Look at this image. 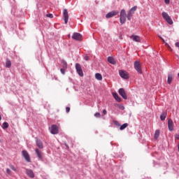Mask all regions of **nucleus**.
I'll use <instances>...</instances> for the list:
<instances>
[{"mask_svg":"<svg viewBox=\"0 0 179 179\" xmlns=\"http://www.w3.org/2000/svg\"><path fill=\"white\" fill-rule=\"evenodd\" d=\"M178 152H179V144L178 145Z\"/></svg>","mask_w":179,"mask_h":179,"instance_id":"c03bdc74","label":"nucleus"},{"mask_svg":"<svg viewBox=\"0 0 179 179\" xmlns=\"http://www.w3.org/2000/svg\"><path fill=\"white\" fill-rule=\"evenodd\" d=\"M8 128H9V123L4 122L3 123V129H8Z\"/></svg>","mask_w":179,"mask_h":179,"instance_id":"5701e85b","label":"nucleus"},{"mask_svg":"<svg viewBox=\"0 0 179 179\" xmlns=\"http://www.w3.org/2000/svg\"><path fill=\"white\" fill-rule=\"evenodd\" d=\"M102 118L104 120V117L102 116Z\"/></svg>","mask_w":179,"mask_h":179,"instance_id":"09e8293b","label":"nucleus"},{"mask_svg":"<svg viewBox=\"0 0 179 179\" xmlns=\"http://www.w3.org/2000/svg\"><path fill=\"white\" fill-rule=\"evenodd\" d=\"M35 139H36V146H38L39 149H43L44 146L43 145V142L41 141V140L38 139V138L37 137H36Z\"/></svg>","mask_w":179,"mask_h":179,"instance_id":"4468645a","label":"nucleus"},{"mask_svg":"<svg viewBox=\"0 0 179 179\" xmlns=\"http://www.w3.org/2000/svg\"><path fill=\"white\" fill-rule=\"evenodd\" d=\"M134 69L138 73H142V66L139 61L134 62Z\"/></svg>","mask_w":179,"mask_h":179,"instance_id":"39448f33","label":"nucleus"},{"mask_svg":"<svg viewBox=\"0 0 179 179\" xmlns=\"http://www.w3.org/2000/svg\"><path fill=\"white\" fill-rule=\"evenodd\" d=\"M120 12L118 10H113L108 14H106V19H110V17H113V16H117Z\"/></svg>","mask_w":179,"mask_h":179,"instance_id":"6e6552de","label":"nucleus"},{"mask_svg":"<svg viewBox=\"0 0 179 179\" xmlns=\"http://www.w3.org/2000/svg\"><path fill=\"white\" fill-rule=\"evenodd\" d=\"M64 145L66 146V149H69V145L66 143H64Z\"/></svg>","mask_w":179,"mask_h":179,"instance_id":"58836bf2","label":"nucleus"},{"mask_svg":"<svg viewBox=\"0 0 179 179\" xmlns=\"http://www.w3.org/2000/svg\"><path fill=\"white\" fill-rule=\"evenodd\" d=\"M130 38H131L133 41H136V43H141V38L138 36L132 35L130 36Z\"/></svg>","mask_w":179,"mask_h":179,"instance_id":"dca6fc26","label":"nucleus"},{"mask_svg":"<svg viewBox=\"0 0 179 179\" xmlns=\"http://www.w3.org/2000/svg\"><path fill=\"white\" fill-rule=\"evenodd\" d=\"M159 38H161V40H162L163 41H164V39H163V38L159 37Z\"/></svg>","mask_w":179,"mask_h":179,"instance_id":"a19ab883","label":"nucleus"},{"mask_svg":"<svg viewBox=\"0 0 179 179\" xmlns=\"http://www.w3.org/2000/svg\"><path fill=\"white\" fill-rule=\"evenodd\" d=\"M176 139H178L179 141V134H176L175 136Z\"/></svg>","mask_w":179,"mask_h":179,"instance_id":"ea45409f","label":"nucleus"},{"mask_svg":"<svg viewBox=\"0 0 179 179\" xmlns=\"http://www.w3.org/2000/svg\"><path fill=\"white\" fill-rule=\"evenodd\" d=\"M127 20H131V17H132V13H128L127 15Z\"/></svg>","mask_w":179,"mask_h":179,"instance_id":"bb28decb","label":"nucleus"},{"mask_svg":"<svg viewBox=\"0 0 179 179\" xmlns=\"http://www.w3.org/2000/svg\"><path fill=\"white\" fill-rule=\"evenodd\" d=\"M45 179H47V178H45Z\"/></svg>","mask_w":179,"mask_h":179,"instance_id":"8fccbe9b","label":"nucleus"},{"mask_svg":"<svg viewBox=\"0 0 179 179\" xmlns=\"http://www.w3.org/2000/svg\"><path fill=\"white\" fill-rule=\"evenodd\" d=\"M118 108H120V110H125V107H124V106L119 104L118 105Z\"/></svg>","mask_w":179,"mask_h":179,"instance_id":"7c9ffc66","label":"nucleus"},{"mask_svg":"<svg viewBox=\"0 0 179 179\" xmlns=\"http://www.w3.org/2000/svg\"><path fill=\"white\" fill-rule=\"evenodd\" d=\"M113 96L114 99L116 100V101H118L119 103H121L122 99L120 97V96H118V94H117V92H113Z\"/></svg>","mask_w":179,"mask_h":179,"instance_id":"f3484780","label":"nucleus"},{"mask_svg":"<svg viewBox=\"0 0 179 179\" xmlns=\"http://www.w3.org/2000/svg\"><path fill=\"white\" fill-rule=\"evenodd\" d=\"M103 114H104V115H106V114H107V113H104Z\"/></svg>","mask_w":179,"mask_h":179,"instance_id":"a18cd8bd","label":"nucleus"},{"mask_svg":"<svg viewBox=\"0 0 179 179\" xmlns=\"http://www.w3.org/2000/svg\"><path fill=\"white\" fill-rule=\"evenodd\" d=\"M108 62L110 64H112V65H115V64H116L115 59H114L113 57H108Z\"/></svg>","mask_w":179,"mask_h":179,"instance_id":"a211bd4d","label":"nucleus"},{"mask_svg":"<svg viewBox=\"0 0 179 179\" xmlns=\"http://www.w3.org/2000/svg\"><path fill=\"white\" fill-rule=\"evenodd\" d=\"M6 68H10V66H12V63L10 62V60L6 61Z\"/></svg>","mask_w":179,"mask_h":179,"instance_id":"393cba45","label":"nucleus"},{"mask_svg":"<svg viewBox=\"0 0 179 179\" xmlns=\"http://www.w3.org/2000/svg\"><path fill=\"white\" fill-rule=\"evenodd\" d=\"M127 127H128V123H124L122 126H120V131H124V129H125V128H127Z\"/></svg>","mask_w":179,"mask_h":179,"instance_id":"b1692460","label":"nucleus"},{"mask_svg":"<svg viewBox=\"0 0 179 179\" xmlns=\"http://www.w3.org/2000/svg\"><path fill=\"white\" fill-rule=\"evenodd\" d=\"M66 113H69V111H71V108L66 107Z\"/></svg>","mask_w":179,"mask_h":179,"instance_id":"e433bc0d","label":"nucleus"},{"mask_svg":"<svg viewBox=\"0 0 179 179\" xmlns=\"http://www.w3.org/2000/svg\"><path fill=\"white\" fill-rule=\"evenodd\" d=\"M162 17H164V20H166V22L169 24H173V20L171 19V17H170V15H169V14L166 12H163L162 13Z\"/></svg>","mask_w":179,"mask_h":179,"instance_id":"f03ea898","label":"nucleus"},{"mask_svg":"<svg viewBox=\"0 0 179 179\" xmlns=\"http://www.w3.org/2000/svg\"><path fill=\"white\" fill-rule=\"evenodd\" d=\"M118 93L124 100H127V99H128V96H127V93H125V90H124V88L119 89Z\"/></svg>","mask_w":179,"mask_h":179,"instance_id":"1a4fd4ad","label":"nucleus"},{"mask_svg":"<svg viewBox=\"0 0 179 179\" xmlns=\"http://www.w3.org/2000/svg\"><path fill=\"white\" fill-rule=\"evenodd\" d=\"M159 136H160V130L157 129L155 132L154 138L155 139H159Z\"/></svg>","mask_w":179,"mask_h":179,"instance_id":"6ab92c4d","label":"nucleus"},{"mask_svg":"<svg viewBox=\"0 0 179 179\" xmlns=\"http://www.w3.org/2000/svg\"><path fill=\"white\" fill-rule=\"evenodd\" d=\"M126 21H127V13L125 12V10L122 9L120 11V22L121 24H124V23H125Z\"/></svg>","mask_w":179,"mask_h":179,"instance_id":"f257e3e1","label":"nucleus"},{"mask_svg":"<svg viewBox=\"0 0 179 179\" xmlns=\"http://www.w3.org/2000/svg\"><path fill=\"white\" fill-rule=\"evenodd\" d=\"M131 114L130 113V114H129V117H131Z\"/></svg>","mask_w":179,"mask_h":179,"instance_id":"49530a36","label":"nucleus"},{"mask_svg":"<svg viewBox=\"0 0 179 179\" xmlns=\"http://www.w3.org/2000/svg\"><path fill=\"white\" fill-rule=\"evenodd\" d=\"M94 117H96V118H100L101 117V115L100 114V113H96L94 114Z\"/></svg>","mask_w":179,"mask_h":179,"instance_id":"c85d7f7f","label":"nucleus"},{"mask_svg":"<svg viewBox=\"0 0 179 179\" xmlns=\"http://www.w3.org/2000/svg\"><path fill=\"white\" fill-rule=\"evenodd\" d=\"M164 2H165V3L169 5V3H170V0H164Z\"/></svg>","mask_w":179,"mask_h":179,"instance_id":"4c0bfd02","label":"nucleus"},{"mask_svg":"<svg viewBox=\"0 0 179 179\" xmlns=\"http://www.w3.org/2000/svg\"><path fill=\"white\" fill-rule=\"evenodd\" d=\"M60 71L62 72V75H65V69H61Z\"/></svg>","mask_w":179,"mask_h":179,"instance_id":"c9c22d12","label":"nucleus"},{"mask_svg":"<svg viewBox=\"0 0 179 179\" xmlns=\"http://www.w3.org/2000/svg\"><path fill=\"white\" fill-rule=\"evenodd\" d=\"M178 78H179V73H178Z\"/></svg>","mask_w":179,"mask_h":179,"instance_id":"de8ad7c7","label":"nucleus"},{"mask_svg":"<svg viewBox=\"0 0 179 179\" xmlns=\"http://www.w3.org/2000/svg\"><path fill=\"white\" fill-rule=\"evenodd\" d=\"M59 133V127L57 124H52L50 127V134L52 135H57Z\"/></svg>","mask_w":179,"mask_h":179,"instance_id":"7ed1b4c3","label":"nucleus"},{"mask_svg":"<svg viewBox=\"0 0 179 179\" xmlns=\"http://www.w3.org/2000/svg\"><path fill=\"white\" fill-rule=\"evenodd\" d=\"M103 113H107V110H103Z\"/></svg>","mask_w":179,"mask_h":179,"instance_id":"79ce46f5","label":"nucleus"},{"mask_svg":"<svg viewBox=\"0 0 179 179\" xmlns=\"http://www.w3.org/2000/svg\"><path fill=\"white\" fill-rule=\"evenodd\" d=\"M26 174L29 177V178H34V172L31 169H27Z\"/></svg>","mask_w":179,"mask_h":179,"instance_id":"2eb2a0df","label":"nucleus"},{"mask_svg":"<svg viewBox=\"0 0 179 179\" xmlns=\"http://www.w3.org/2000/svg\"><path fill=\"white\" fill-rule=\"evenodd\" d=\"M114 124L115 125H117V127H120V125H121L120 124V122H118V121H114Z\"/></svg>","mask_w":179,"mask_h":179,"instance_id":"72a5a7b5","label":"nucleus"},{"mask_svg":"<svg viewBox=\"0 0 179 179\" xmlns=\"http://www.w3.org/2000/svg\"><path fill=\"white\" fill-rule=\"evenodd\" d=\"M63 15L64 17L65 24L68 23V20H69V15L68 14V10L66 8L63 10Z\"/></svg>","mask_w":179,"mask_h":179,"instance_id":"9b49d317","label":"nucleus"},{"mask_svg":"<svg viewBox=\"0 0 179 179\" xmlns=\"http://www.w3.org/2000/svg\"><path fill=\"white\" fill-rule=\"evenodd\" d=\"M10 169H11V170H13V171H17V170L16 169V168L15 167V166L10 164L9 166Z\"/></svg>","mask_w":179,"mask_h":179,"instance_id":"cd10ccee","label":"nucleus"},{"mask_svg":"<svg viewBox=\"0 0 179 179\" xmlns=\"http://www.w3.org/2000/svg\"><path fill=\"white\" fill-rule=\"evenodd\" d=\"M72 38L73 40H76V41H82V40H83L82 34H79L78 32H74L73 34Z\"/></svg>","mask_w":179,"mask_h":179,"instance_id":"20e7f679","label":"nucleus"},{"mask_svg":"<svg viewBox=\"0 0 179 179\" xmlns=\"http://www.w3.org/2000/svg\"><path fill=\"white\" fill-rule=\"evenodd\" d=\"M84 59L85 61H89L90 59V57H89V56L86 55V56L84 57Z\"/></svg>","mask_w":179,"mask_h":179,"instance_id":"2f4dec72","label":"nucleus"},{"mask_svg":"<svg viewBox=\"0 0 179 179\" xmlns=\"http://www.w3.org/2000/svg\"><path fill=\"white\" fill-rule=\"evenodd\" d=\"M35 152L38 160H43V152L40 150H38V148H36Z\"/></svg>","mask_w":179,"mask_h":179,"instance_id":"f8f14e48","label":"nucleus"},{"mask_svg":"<svg viewBox=\"0 0 179 179\" xmlns=\"http://www.w3.org/2000/svg\"><path fill=\"white\" fill-rule=\"evenodd\" d=\"M95 78H96V79H97V80H103V76L99 73L95 74Z\"/></svg>","mask_w":179,"mask_h":179,"instance_id":"412c9836","label":"nucleus"},{"mask_svg":"<svg viewBox=\"0 0 179 179\" xmlns=\"http://www.w3.org/2000/svg\"><path fill=\"white\" fill-rule=\"evenodd\" d=\"M172 80H173V76H171V75L168 76L167 82H168L169 85H170V83H171Z\"/></svg>","mask_w":179,"mask_h":179,"instance_id":"a878e982","label":"nucleus"},{"mask_svg":"<svg viewBox=\"0 0 179 179\" xmlns=\"http://www.w3.org/2000/svg\"><path fill=\"white\" fill-rule=\"evenodd\" d=\"M166 117H167V113H164L160 115V120L161 121H164L166 120Z\"/></svg>","mask_w":179,"mask_h":179,"instance_id":"4be33fe9","label":"nucleus"},{"mask_svg":"<svg viewBox=\"0 0 179 179\" xmlns=\"http://www.w3.org/2000/svg\"><path fill=\"white\" fill-rule=\"evenodd\" d=\"M168 128L169 131H174V123L171 119L168 120Z\"/></svg>","mask_w":179,"mask_h":179,"instance_id":"ddd939ff","label":"nucleus"},{"mask_svg":"<svg viewBox=\"0 0 179 179\" xmlns=\"http://www.w3.org/2000/svg\"><path fill=\"white\" fill-rule=\"evenodd\" d=\"M1 120H2V116H1V115H0V121H1Z\"/></svg>","mask_w":179,"mask_h":179,"instance_id":"37998d69","label":"nucleus"},{"mask_svg":"<svg viewBox=\"0 0 179 179\" xmlns=\"http://www.w3.org/2000/svg\"><path fill=\"white\" fill-rule=\"evenodd\" d=\"M119 73L121 78H122L123 79H129V74H128L127 71L124 70H120L119 71Z\"/></svg>","mask_w":179,"mask_h":179,"instance_id":"0eeeda50","label":"nucleus"},{"mask_svg":"<svg viewBox=\"0 0 179 179\" xmlns=\"http://www.w3.org/2000/svg\"><path fill=\"white\" fill-rule=\"evenodd\" d=\"M6 173H7V174H8V176H10V174H12V171H10V169H9V168H7Z\"/></svg>","mask_w":179,"mask_h":179,"instance_id":"c756f323","label":"nucleus"},{"mask_svg":"<svg viewBox=\"0 0 179 179\" xmlns=\"http://www.w3.org/2000/svg\"><path fill=\"white\" fill-rule=\"evenodd\" d=\"M46 16H47L48 17H50L51 19H52V17H54V15H52V14H48V15H46Z\"/></svg>","mask_w":179,"mask_h":179,"instance_id":"f704fd0d","label":"nucleus"},{"mask_svg":"<svg viewBox=\"0 0 179 179\" xmlns=\"http://www.w3.org/2000/svg\"><path fill=\"white\" fill-rule=\"evenodd\" d=\"M138 9V6H134V7H132L130 10H129V13H132V15H134V13H135V11Z\"/></svg>","mask_w":179,"mask_h":179,"instance_id":"aec40b11","label":"nucleus"},{"mask_svg":"<svg viewBox=\"0 0 179 179\" xmlns=\"http://www.w3.org/2000/svg\"><path fill=\"white\" fill-rule=\"evenodd\" d=\"M62 64H63V65H64V68H66V66H67V64H66V62H65V61H63L62 62Z\"/></svg>","mask_w":179,"mask_h":179,"instance_id":"473e14b6","label":"nucleus"},{"mask_svg":"<svg viewBox=\"0 0 179 179\" xmlns=\"http://www.w3.org/2000/svg\"><path fill=\"white\" fill-rule=\"evenodd\" d=\"M76 69L80 76H83V71L79 63L76 64Z\"/></svg>","mask_w":179,"mask_h":179,"instance_id":"9d476101","label":"nucleus"},{"mask_svg":"<svg viewBox=\"0 0 179 179\" xmlns=\"http://www.w3.org/2000/svg\"><path fill=\"white\" fill-rule=\"evenodd\" d=\"M22 155L23 157L25 159L26 162H27L28 163H30V162H31V160L30 159V155H29V152H27V151L22 150Z\"/></svg>","mask_w":179,"mask_h":179,"instance_id":"423d86ee","label":"nucleus"}]
</instances>
